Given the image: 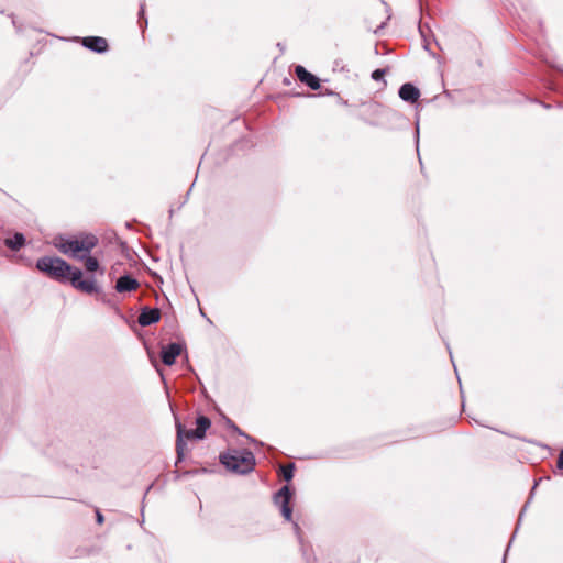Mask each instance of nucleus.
I'll return each mask as SVG.
<instances>
[{
  "label": "nucleus",
  "instance_id": "nucleus-1",
  "mask_svg": "<svg viewBox=\"0 0 563 563\" xmlns=\"http://www.w3.org/2000/svg\"><path fill=\"white\" fill-rule=\"evenodd\" d=\"M81 267H73V288L86 294L98 295L102 288L99 279L104 275V268L99 258L92 253L73 258Z\"/></svg>",
  "mask_w": 563,
  "mask_h": 563
},
{
  "label": "nucleus",
  "instance_id": "nucleus-2",
  "mask_svg": "<svg viewBox=\"0 0 563 563\" xmlns=\"http://www.w3.org/2000/svg\"><path fill=\"white\" fill-rule=\"evenodd\" d=\"M220 462L227 470L236 474H247L255 466V457L247 450H229L220 455Z\"/></svg>",
  "mask_w": 563,
  "mask_h": 563
},
{
  "label": "nucleus",
  "instance_id": "nucleus-3",
  "mask_svg": "<svg viewBox=\"0 0 563 563\" xmlns=\"http://www.w3.org/2000/svg\"><path fill=\"white\" fill-rule=\"evenodd\" d=\"M38 271L58 282L70 280V265L58 257L45 256L37 261Z\"/></svg>",
  "mask_w": 563,
  "mask_h": 563
},
{
  "label": "nucleus",
  "instance_id": "nucleus-4",
  "mask_svg": "<svg viewBox=\"0 0 563 563\" xmlns=\"http://www.w3.org/2000/svg\"><path fill=\"white\" fill-rule=\"evenodd\" d=\"M99 244L97 235L90 232H77L73 234V258L92 253Z\"/></svg>",
  "mask_w": 563,
  "mask_h": 563
},
{
  "label": "nucleus",
  "instance_id": "nucleus-5",
  "mask_svg": "<svg viewBox=\"0 0 563 563\" xmlns=\"http://www.w3.org/2000/svg\"><path fill=\"white\" fill-rule=\"evenodd\" d=\"M176 430H177V437H176V453H177V461L181 462L185 457V451H186V442L185 440H191L196 439L195 430H185L184 426L176 420Z\"/></svg>",
  "mask_w": 563,
  "mask_h": 563
},
{
  "label": "nucleus",
  "instance_id": "nucleus-6",
  "mask_svg": "<svg viewBox=\"0 0 563 563\" xmlns=\"http://www.w3.org/2000/svg\"><path fill=\"white\" fill-rule=\"evenodd\" d=\"M290 498L291 492L287 485L283 486L274 496L275 504L280 507L282 515L287 521H291L292 518V509L289 506Z\"/></svg>",
  "mask_w": 563,
  "mask_h": 563
},
{
  "label": "nucleus",
  "instance_id": "nucleus-7",
  "mask_svg": "<svg viewBox=\"0 0 563 563\" xmlns=\"http://www.w3.org/2000/svg\"><path fill=\"white\" fill-rule=\"evenodd\" d=\"M73 42H81L84 47L99 54L106 53L109 48L107 40L100 36H87L82 38L73 36Z\"/></svg>",
  "mask_w": 563,
  "mask_h": 563
},
{
  "label": "nucleus",
  "instance_id": "nucleus-8",
  "mask_svg": "<svg viewBox=\"0 0 563 563\" xmlns=\"http://www.w3.org/2000/svg\"><path fill=\"white\" fill-rule=\"evenodd\" d=\"M296 76L298 79L307 85L312 90H317L320 88V80L318 77L309 73L303 66L298 65L295 68Z\"/></svg>",
  "mask_w": 563,
  "mask_h": 563
},
{
  "label": "nucleus",
  "instance_id": "nucleus-9",
  "mask_svg": "<svg viewBox=\"0 0 563 563\" xmlns=\"http://www.w3.org/2000/svg\"><path fill=\"white\" fill-rule=\"evenodd\" d=\"M161 318V312L156 308H144L141 310L137 322L142 327H147L156 323Z\"/></svg>",
  "mask_w": 563,
  "mask_h": 563
},
{
  "label": "nucleus",
  "instance_id": "nucleus-10",
  "mask_svg": "<svg viewBox=\"0 0 563 563\" xmlns=\"http://www.w3.org/2000/svg\"><path fill=\"white\" fill-rule=\"evenodd\" d=\"M139 282L130 275H124L118 278L115 283V290L120 294L134 291L139 288Z\"/></svg>",
  "mask_w": 563,
  "mask_h": 563
},
{
  "label": "nucleus",
  "instance_id": "nucleus-11",
  "mask_svg": "<svg viewBox=\"0 0 563 563\" xmlns=\"http://www.w3.org/2000/svg\"><path fill=\"white\" fill-rule=\"evenodd\" d=\"M181 346L178 343H170L162 350V362L170 366L175 363L176 357L180 354Z\"/></svg>",
  "mask_w": 563,
  "mask_h": 563
},
{
  "label": "nucleus",
  "instance_id": "nucleus-12",
  "mask_svg": "<svg viewBox=\"0 0 563 563\" xmlns=\"http://www.w3.org/2000/svg\"><path fill=\"white\" fill-rule=\"evenodd\" d=\"M399 97L407 102H416L420 96L418 88H416L412 84H404L399 89Z\"/></svg>",
  "mask_w": 563,
  "mask_h": 563
},
{
  "label": "nucleus",
  "instance_id": "nucleus-13",
  "mask_svg": "<svg viewBox=\"0 0 563 563\" xmlns=\"http://www.w3.org/2000/svg\"><path fill=\"white\" fill-rule=\"evenodd\" d=\"M197 428L195 429L196 439H202L206 435L207 430L211 426V421L209 418L205 416H199L196 420Z\"/></svg>",
  "mask_w": 563,
  "mask_h": 563
},
{
  "label": "nucleus",
  "instance_id": "nucleus-14",
  "mask_svg": "<svg viewBox=\"0 0 563 563\" xmlns=\"http://www.w3.org/2000/svg\"><path fill=\"white\" fill-rule=\"evenodd\" d=\"M24 235L22 233H15L13 238L5 240V245L11 250H19L24 244Z\"/></svg>",
  "mask_w": 563,
  "mask_h": 563
},
{
  "label": "nucleus",
  "instance_id": "nucleus-15",
  "mask_svg": "<svg viewBox=\"0 0 563 563\" xmlns=\"http://www.w3.org/2000/svg\"><path fill=\"white\" fill-rule=\"evenodd\" d=\"M53 244L62 253H64V254L70 253V240L69 239L59 236V238L54 239Z\"/></svg>",
  "mask_w": 563,
  "mask_h": 563
},
{
  "label": "nucleus",
  "instance_id": "nucleus-16",
  "mask_svg": "<svg viewBox=\"0 0 563 563\" xmlns=\"http://www.w3.org/2000/svg\"><path fill=\"white\" fill-rule=\"evenodd\" d=\"M294 470H295L294 464H287V465L280 466L282 475L285 481L288 482L294 477Z\"/></svg>",
  "mask_w": 563,
  "mask_h": 563
},
{
  "label": "nucleus",
  "instance_id": "nucleus-17",
  "mask_svg": "<svg viewBox=\"0 0 563 563\" xmlns=\"http://www.w3.org/2000/svg\"><path fill=\"white\" fill-rule=\"evenodd\" d=\"M384 75H385L384 69H376L372 73V78L377 81V80L382 79L384 77Z\"/></svg>",
  "mask_w": 563,
  "mask_h": 563
},
{
  "label": "nucleus",
  "instance_id": "nucleus-18",
  "mask_svg": "<svg viewBox=\"0 0 563 563\" xmlns=\"http://www.w3.org/2000/svg\"><path fill=\"white\" fill-rule=\"evenodd\" d=\"M556 467L561 471H563V449L560 451L558 461H556Z\"/></svg>",
  "mask_w": 563,
  "mask_h": 563
},
{
  "label": "nucleus",
  "instance_id": "nucleus-19",
  "mask_svg": "<svg viewBox=\"0 0 563 563\" xmlns=\"http://www.w3.org/2000/svg\"><path fill=\"white\" fill-rule=\"evenodd\" d=\"M294 529H295V532L297 534V538H298L299 542L301 543L302 542V540H301V531H300V527L298 526V523H296V522L294 523Z\"/></svg>",
  "mask_w": 563,
  "mask_h": 563
},
{
  "label": "nucleus",
  "instance_id": "nucleus-20",
  "mask_svg": "<svg viewBox=\"0 0 563 563\" xmlns=\"http://www.w3.org/2000/svg\"><path fill=\"white\" fill-rule=\"evenodd\" d=\"M97 522L101 525L103 522V516L99 510H96Z\"/></svg>",
  "mask_w": 563,
  "mask_h": 563
},
{
  "label": "nucleus",
  "instance_id": "nucleus-21",
  "mask_svg": "<svg viewBox=\"0 0 563 563\" xmlns=\"http://www.w3.org/2000/svg\"><path fill=\"white\" fill-rule=\"evenodd\" d=\"M144 15V4H141V8H140V18H142Z\"/></svg>",
  "mask_w": 563,
  "mask_h": 563
}]
</instances>
